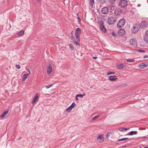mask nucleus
<instances>
[{
  "instance_id": "20e7f679",
  "label": "nucleus",
  "mask_w": 148,
  "mask_h": 148,
  "mask_svg": "<svg viewBox=\"0 0 148 148\" xmlns=\"http://www.w3.org/2000/svg\"><path fill=\"white\" fill-rule=\"evenodd\" d=\"M125 20L123 18L121 19L118 21L117 24V27L118 28L123 27L125 23Z\"/></svg>"
},
{
  "instance_id": "5701e85b",
  "label": "nucleus",
  "mask_w": 148,
  "mask_h": 148,
  "mask_svg": "<svg viewBox=\"0 0 148 148\" xmlns=\"http://www.w3.org/2000/svg\"><path fill=\"white\" fill-rule=\"evenodd\" d=\"M108 8H109L111 10H113L114 9L115 6L114 5L112 4L109 5Z\"/></svg>"
},
{
  "instance_id": "b1692460",
  "label": "nucleus",
  "mask_w": 148,
  "mask_h": 148,
  "mask_svg": "<svg viewBox=\"0 0 148 148\" xmlns=\"http://www.w3.org/2000/svg\"><path fill=\"white\" fill-rule=\"evenodd\" d=\"M24 34V31L23 30H21L17 33V34L20 36H22Z\"/></svg>"
},
{
  "instance_id": "412c9836",
  "label": "nucleus",
  "mask_w": 148,
  "mask_h": 148,
  "mask_svg": "<svg viewBox=\"0 0 148 148\" xmlns=\"http://www.w3.org/2000/svg\"><path fill=\"white\" fill-rule=\"evenodd\" d=\"M8 111H5L3 112L2 115L1 116V118L4 117L8 114Z\"/></svg>"
},
{
  "instance_id": "49530a36",
  "label": "nucleus",
  "mask_w": 148,
  "mask_h": 148,
  "mask_svg": "<svg viewBox=\"0 0 148 148\" xmlns=\"http://www.w3.org/2000/svg\"><path fill=\"white\" fill-rule=\"evenodd\" d=\"M41 0H37V1L38 2H40Z\"/></svg>"
},
{
  "instance_id": "473e14b6",
  "label": "nucleus",
  "mask_w": 148,
  "mask_h": 148,
  "mask_svg": "<svg viewBox=\"0 0 148 148\" xmlns=\"http://www.w3.org/2000/svg\"><path fill=\"white\" fill-rule=\"evenodd\" d=\"M134 60L132 59H128L127 60V62H134Z\"/></svg>"
},
{
  "instance_id": "6e6552de",
  "label": "nucleus",
  "mask_w": 148,
  "mask_h": 148,
  "mask_svg": "<svg viewBox=\"0 0 148 148\" xmlns=\"http://www.w3.org/2000/svg\"><path fill=\"white\" fill-rule=\"evenodd\" d=\"M75 103L74 102H73L72 104L66 109V112H69L75 106Z\"/></svg>"
},
{
  "instance_id": "de8ad7c7",
  "label": "nucleus",
  "mask_w": 148,
  "mask_h": 148,
  "mask_svg": "<svg viewBox=\"0 0 148 148\" xmlns=\"http://www.w3.org/2000/svg\"><path fill=\"white\" fill-rule=\"evenodd\" d=\"M78 20H80V18L79 17H78Z\"/></svg>"
},
{
  "instance_id": "9b49d317",
  "label": "nucleus",
  "mask_w": 148,
  "mask_h": 148,
  "mask_svg": "<svg viewBox=\"0 0 148 148\" xmlns=\"http://www.w3.org/2000/svg\"><path fill=\"white\" fill-rule=\"evenodd\" d=\"M144 40L147 42H148V30H147L144 36Z\"/></svg>"
},
{
  "instance_id": "39448f33",
  "label": "nucleus",
  "mask_w": 148,
  "mask_h": 148,
  "mask_svg": "<svg viewBox=\"0 0 148 148\" xmlns=\"http://www.w3.org/2000/svg\"><path fill=\"white\" fill-rule=\"evenodd\" d=\"M140 26L139 25L136 23L133 26L132 29V32L134 33H137L140 29Z\"/></svg>"
},
{
  "instance_id": "58836bf2",
  "label": "nucleus",
  "mask_w": 148,
  "mask_h": 148,
  "mask_svg": "<svg viewBox=\"0 0 148 148\" xmlns=\"http://www.w3.org/2000/svg\"><path fill=\"white\" fill-rule=\"evenodd\" d=\"M112 34L114 37H116L117 35L114 32H112Z\"/></svg>"
},
{
  "instance_id": "ddd939ff",
  "label": "nucleus",
  "mask_w": 148,
  "mask_h": 148,
  "mask_svg": "<svg viewBox=\"0 0 148 148\" xmlns=\"http://www.w3.org/2000/svg\"><path fill=\"white\" fill-rule=\"evenodd\" d=\"M148 26V23L145 21H142L141 24L140 26L143 28H145Z\"/></svg>"
},
{
  "instance_id": "423d86ee",
  "label": "nucleus",
  "mask_w": 148,
  "mask_h": 148,
  "mask_svg": "<svg viewBox=\"0 0 148 148\" xmlns=\"http://www.w3.org/2000/svg\"><path fill=\"white\" fill-rule=\"evenodd\" d=\"M127 4V2L126 0H121L119 3V5L121 8H124Z\"/></svg>"
},
{
  "instance_id": "c03bdc74",
  "label": "nucleus",
  "mask_w": 148,
  "mask_h": 148,
  "mask_svg": "<svg viewBox=\"0 0 148 148\" xmlns=\"http://www.w3.org/2000/svg\"><path fill=\"white\" fill-rule=\"evenodd\" d=\"M22 138V137H19V138H18V140H20Z\"/></svg>"
},
{
  "instance_id": "f8f14e48",
  "label": "nucleus",
  "mask_w": 148,
  "mask_h": 148,
  "mask_svg": "<svg viewBox=\"0 0 148 148\" xmlns=\"http://www.w3.org/2000/svg\"><path fill=\"white\" fill-rule=\"evenodd\" d=\"M97 140L99 142L102 143L104 141L103 136L101 135H99L97 138Z\"/></svg>"
},
{
  "instance_id": "393cba45",
  "label": "nucleus",
  "mask_w": 148,
  "mask_h": 148,
  "mask_svg": "<svg viewBox=\"0 0 148 148\" xmlns=\"http://www.w3.org/2000/svg\"><path fill=\"white\" fill-rule=\"evenodd\" d=\"M130 129L129 128H126L125 127H121V128H119V130L120 131L122 132V131H123L124 130H127L128 129Z\"/></svg>"
},
{
  "instance_id": "f03ea898",
  "label": "nucleus",
  "mask_w": 148,
  "mask_h": 148,
  "mask_svg": "<svg viewBox=\"0 0 148 148\" xmlns=\"http://www.w3.org/2000/svg\"><path fill=\"white\" fill-rule=\"evenodd\" d=\"M98 23L99 25V28L100 30L103 33H105L106 32V29L104 27L103 23V21H99Z\"/></svg>"
},
{
  "instance_id": "a19ab883",
  "label": "nucleus",
  "mask_w": 148,
  "mask_h": 148,
  "mask_svg": "<svg viewBox=\"0 0 148 148\" xmlns=\"http://www.w3.org/2000/svg\"><path fill=\"white\" fill-rule=\"evenodd\" d=\"M77 96L82 98L83 96V95L82 94H77Z\"/></svg>"
},
{
  "instance_id": "a18cd8bd",
  "label": "nucleus",
  "mask_w": 148,
  "mask_h": 148,
  "mask_svg": "<svg viewBox=\"0 0 148 148\" xmlns=\"http://www.w3.org/2000/svg\"><path fill=\"white\" fill-rule=\"evenodd\" d=\"M93 58H94V59H96V58H97V57H93Z\"/></svg>"
},
{
  "instance_id": "e433bc0d",
  "label": "nucleus",
  "mask_w": 148,
  "mask_h": 148,
  "mask_svg": "<svg viewBox=\"0 0 148 148\" xmlns=\"http://www.w3.org/2000/svg\"><path fill=\"white\" fill-rule=\"evenodd\" d=\"M106 0H99V1L102 3H105Z\"/></svg>"
},
{
  "instance_id": "4be33fe9",
  "label": "nucleus",
  "mask_w": 148,
  "mask_h": 148,
  "mask_svg": "<svg viewBox=\"0 0 148 148\" xmlns=\"http://www.w3.org/2000/svg\"><path fill=\"white\" fill-rule=\"evenodd\" d=\"M129 135L131 136L134 134H137V132L136 131H131L129 133Z\"/></svg>"
},
{
  "instance_id": "3c124183",
  "label": "nucleus",
  "mask_w": 148,
  "mask_h": 148,
  "mask_svg": "<svg viewBox=\"0 0 148 148\" xmlns=\"http://www.w3.org/2000/svg\"><path fill=\"white\" fill-rule=\"evenodd\" d=\"M83 95V96H85V94H84Z\"/></svg>"
},
{
  "instance_id": "c85d7f7f",
  "label": "nucleus",
  "mask_w": 148,
  "mask_h": 148,
  "mask_svg": "<svg viewBox=\"0 0 148 148\" xmlns=\"http://www.w3.org/2000/svg\"><path fill=\"white\" fill-rule=\"evenodd\" d=\"M115 74V72H109L107 73L106 75H109L110 74H113L114 75Z\"/></svg>"
},
{
  "instance_id": "9d476101",
  "label": "nucleus",
  "mask_w": 148,
  "mask_h": 148,
  "mask_svg": "<svg viewBox=\"0 0 148 148\" xmlns=\"http://www.w3.org/2000/svg\"><path fill=\"white\" fill-rule=\"evenodd\" d=\"M52 71V66L51 64L47 66V72L48 74H50Z\"/></svg>"
},
{
  "instance_id": "f704fd0d",
  "label": "nucleus",
  "mask_w": 148,
  "mask_h": 148,
  "mask_svg": "<svg viewBox=\"0 0 148 148\" xmlns=\"http://www.w3.org/2000/svg\"><path fill=\"white\" fill-rule=\"evenodd\" d=\"M53 85V84H50V85H48L46 86V87L47 88H49L52 86Z\"/></svg>"
},
{
  "instance_id": "6ab92c4d",
  "label": "nucleus",
  "mask_w": 148,
  "mask_h": 148,
  "mask_svg": "<svg viewBox=\"0 0 148 148\" xmlns=\"http://www.w3.org/2000/svg\"><path fill=\"white\" fill-rule=\"evenodd\" d=\"M139 66L141 69H143L146 68L147 66L144 63H141L139 64Z\"/></svg>"
},
{
  "instance_id": "f3484780",
  "label": "nucleus",
  "mask_w": 148,
  "mask_h": 148,
  "mask_svg": "<svg viewBox=\"0 0 148 148\" xmlns=\"http://www.w3.org/2000/svg\"><path fill=\"white\" fill-rule=\"evenodd\" d=\"M117 79V77L115 76H109V80L111 81H114Z\"/></svg>"
},
{
  "instance_id": "c756f323",
  "label": "nucleus",
  "mask_w": 148,
  "mask_h": 148,
  "mask_svg": "<svg viewBox=\"0 0 148 148\" xmlns=\"http://www.w3.org/2000/svg\"><path fill=\"white\" fill-rule=\"evenodd\" d=\"M69 47L72 50H74V49L73 46L71 44L69 45Z\"/></svg>"
},
{
  "instance_id": "1a4fd4ad",
  "label": "nucleus",
  "mask_w": 148,
  "mask_h": 148,
  "mask_svg": "<svg viewBox=\"0 0 148 148\" xmlns=\"http://www.w3.org/2000/svg\"><path fill=\"white\" fill-rule=\"evenodd\" d=\"M102 13L103 14H106L109 12L108 8L107 7H104L101 10Z\"/></svg>"
},
{
  "instance_id": "dca6fc26",
  "label": "nucleus",
  "mask_w": 148,
  "mask_h": 148,
  "mask_svg": "<svg viewBox=\"0 0 148 148\" xmlns=\"http://www.w3.org/2000/svg\"><path fill=\"white\" fill-rule=\"evenodd\" d=\"M28 70L29 71V74H24L23 75L22 80V81L23 82H24L25 80L26 79L27 77L31 73L30 71L29 70V69H28Z\"/></svg>"
},
{
  "instance_id": "f257e3e1",
  "label": "nucleus",
  "mask_w": 148,
  "mask_h": 148,
  "mask_svg": "<svg viewBox=\"0 0 148 148\" xmlns=\"http://www.w3.org/2000/svg\"><path fill=\"white\" fill-rule=\"evenodd\" d=\"M81 33V29L79 28H77L75 29V36L76 40L78 41L80 40L79 36Z\"/></svg>"
},
{
  "instance_id": "0eeeda50",
  "label": "nucleus",
  "mask_w": 148,
  "mask_h": 148,
  "mask_svg": "<svg viewBox=\"0 0 148 148\" xmlns=\"http://www.w3.org/2000/svg\"><path fill=\"white\" fill-rule=\"evenodd\" d=\"M130 45L132 46H136L137 45V42L136 39L133 38L131 39L130 40Z\"/></svg>"
},
{
  "instance_id": "72a5a7b5",
  "label": "nucleus",
  "mask_w": 148,
  "mask_h": 148,
  "mask_svg": "<svg viewBox=\"0 0 148 148\" xmlns=\"http://www.w3.org/2000/svg\"><path fill=\"white\" fill-rule=\"evenodd\" d=\"M116 0H110V2L112 4H114Z\"/></svg>"
},
{
  "instance_id": "603ef678",
  "label": "nucleus",
  "mask_w": 148,
  "mask_h": 148,
  "mask_svg": "<svg viewBox=\"0 0 148 148\" xmlns=\"http://www.w3.org/2000/svg\"><path fill=\"white\" fill-rule=\"evenodd\" d=\"M144 138H146V136H144Z\"/></svg>"
},
{
  "instance_id": "bb28decb",
  "label": "nucleus",
  "mask_w": 148,
  "mask_h": 148,
  "mask_svg": "<svg viewBox=\"0 0 148 148\" xmlns=\"http://www.w3.org/2000/svg\"><path fill=\"white\" fill-rule=\"evenodd\" d=\"M112 133L111 132H110L108 133L106 136V138L107 139H108L109 137L111 135H112Z\"/></svg>"
},
{
  "instance_id": "2eb2a0df",
  "label": "nucleus",
  "mask_w": 148,
  "mask_h": 148,
  "mask_svg": "<svg viewBox=\"0 0 148 148\" xmlns=\"http://www.w3.org/2000/svg\"><path fill=\"white\" fill-rule=\"evenodd\" d=\"M122 10L119 9H116L114 12V14L116 15L120 14L121 13Z\"/></svg>"
},
{
  "instance_id": "4468645a",
  "label": "nucleus",
  "mask_w": 148,
  "mask_h": 148,
  "mask_svg": "<svg viewBox=\"0 0 148 148\" xmlns=\"http://www.w3.org/2000/svg\"><path fill=\"white\" fill-rule=\"evenodd\" d=\"M125 33V30L123 29H120L118 32V34L120 36H123Z\"/></svg>"
},
{
  "instance_id": "cd10ccee",
  "label": "nucleus",
  "mask_w": 148,
  "mask_h": 148,
  "mask_svg": "<svg viewBox=\"0 0 148 148\" xmlns=\"http://www.w3.org/2000/svg\"><path fill=\"white\" fill-rule=\"evenodd\" d=\"M80 42V41H78L77 40H76V41L74 42L73 43H74V44L75 45H77L78 46H79V45H80L79 43L78 42Z\"/></svg>"
},
{
  "instance_id": "79ce46f5",
  "label": "nucleus",
  "mask_w": 148,
  "mask_h": 148,
  "mask_svg": "<svg viewBox=\"0 0 148 148\" xmlns=\"http://www.w3.org/2000/svg\"><path fill=\"white\" fill-rule=\"evenodd\" d=\"M143 58H148V56H147V55H145L143 56Z\"/></svg>"
},
{
  "instance_id": "4c0bfd02",
  "label": "nucleus",
  "mask_w": 148,
  "mask_h": 148,
  "mask_svg": "<svg viewBox=\"0 0 148 148\" xmlns=\"http://www.w3.org/2000/svg\"><path fill=\"white\" fill-rule=\"evenodd\" d=\"M71 40L73 41V42L76 41V40H75V37L73 36H72L71 37Z\"/></svg>"
},
{
  "instance_id": "37998d69",
  "label": "nucleus",
  "mask_w": 148,
  "mask_h": 148,
  "mask_svg": "<svg viewBox=\"0 0 148 148\" xmlns=\"http://www.w3.org/2000/svg\"><path fill=\"white\" fill-rule=\"evenodd\" d=\"M78 97V96H77V95L75 96V100L76 101H77L79 100L78 98H77Z\"/></svg>"
},
{
  "instance_id": "2f4dec72",
  "label": "nucleus",
  "mask_w": 148,
  "mask_h": 148,
  "mask_svg": "<svg viewBox=\"0 0 148 148\" xmlns=\"http://www.w3.org/2000/svg\"><path fill=\"white\" fill-rule=\"evenodd\" d=\"M99 116V115H97L96 116H95V117H92V120H93V121L95 120L96 119L98 118Z\"/></svg>"
},
{
  "instance_id": "aec40b11",
  "label": "nucleus",
  "mask_w": 148,
  "mask_h": 148,
  "mask_svg": "<svg viewBox=\"0 0 148 148\" xmlns=\"http://www.w3.org/2000/svg\"><path fill=\"white\" fill-rule=\"evenodd\" d=\"M124 66H125V65H124V64L122 63L118 64L117 66V67L118 69L120 70L123 69Z\"/></svg>"
},
{
  "instance_id": "a211bd4d",
  "label": "nucleus",
  "mask_w": 148,
  "mask_h": 148,
  "mask_svg": "<svg viewBox=\"0 0 148 148\" xmlns=\"http://www.w3.org/2000/svg\"><path fill=\"white\" fill-rule=\"evenodd\" d=\"M38 97V93H36L35 94L33 100L32 101V103L33 104L35 103L36 101L37 98Z\"/></svg>"
},
{
  "instance_id": "09e8293b",
  "label": "nucleus",
  "mask_w": 148,
  "mask_h": 148,
  "mask_svg": "<svg viewBox=\"0 0 148 148\" xmlns=\"http://www.w3.org/2000/svg\"><path fill=\"white\" fill-rule=\"evenodd\" d=\"M71 34H72V35H73V33L72 31V32L71 33Z\"/></svg>"
},
{
  "instance_id": "ea45409f",
  "label": "nucleus",
  "mask_w": 148,
  "mask_h": 148,
  "mask_svg": "<svg viewBox=\"0 0 148 148\" xmlns=\"http://www.w3.org/2000/svg\"><path fill=\"white\" fill-rule=\"evenodd\" d=\"M16 68L18 69H19L20 68V66L19 65L17 64L16 65Z\"/></svg>"
},
{
  "instance_id": "c9c22d12",
  "label": "nucleus",
  "mask_w": 148,
  "mask_h": 148,
  "mask_svg": "<svg viewBox=\"0 0 148 148\" xmlns=\"http://www.w3.org/2000/svg\"><path fill=\"white\" fill-rule=\"evenodd\" d=\"M137 51H138V52H139L144 53L145 52V51L144 50H140V49L138 50Z\"/></svg>"
},
{
  "instance_id": "a878e982",
  "label": "nucleus",
  "mask_w": 148,
  "mask_h": 148,
  "mask_svg": "<svg viewBox=\"0 0 148 148\" xmlns=\"http://www.w3.org/2000/svg\"><path fill=\"white\" fill-rule=\"evenodd\" d=\"M94 3V1L93 0H90L89 2V4L90 5L92 6Z\"/></svg>"
},
{
  "instance_id": "7ed1b4c3",
  "label": "nucleus",
  "mask_w": 148,
  "mask_h": 148,
  "mask_svg": "<svg viewBox=\"0 0 148 148\" xmlns=\"http://www.w3.org/2000/svg\"><path fill=\"white\" fill-rule=\"evenodd\" d=\"M117 21V18L115 16H111L108 19V23L109 25H112L114 24Z\"/></svg>"
},
{
  "instance_id": "8fccbe9b",
  "label": "nucleus",
  "mask_w": 148,
  "mask_h": 148,
  "mask_svg": "<svg viewBox=\"0 0 148 148\" xmlns=\"http://www.w3.org/2000/svg\"><path fill=\"white\" fill-rule=\"evenodd\" d=\"M140 6V4H138V6Z\"/></svg>"
},
{
  "instance_id": "7c9ffc66",
  "label": "nucleus",
  "mask_w": 148,
  "mask_h": 148,
  "mask_svg": "<svg viewBox=\"0 0 148 148\" xmlns=\"http://www.w3.org/2000/svg\"><path fill=\"white\" fill-rule=\"evenodd\" d=\"M128 138H123L122 139H119L118 140V141H123L125 140H127V139H128Z\"/></svg>"
}]
</instances>
